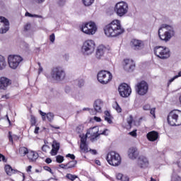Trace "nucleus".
Instances as JSON below:
<instances>
[{"instance_id":"obj_13","label":"nucleus","mask_w":181,"mask_h":181,"mask_svg":"<svg viewBox=\"0 0 181 181\" xmlns=\"http://www.w3.org/2000/svg\"><path fill=\"white\" fill-rule=\"evenodd\" d=\"M148 83L145 81H142L137 83L136 91L139 94V95H145L146 93H148Z\"/></svg>"},{"instance_id":"obj_24","label":"nucleus","mask_w":181,"mask_h":181,"mask_svg":"<svg viewBox=\"0 0 181 181\" xmlns=\"http://www.w3.org/2000/svg\"><path fill=\"white\" fill-rule=\"evenodd\" d=\"M160 28H162L163 30L168 32V33H173V36H175V30L173 29V27L167 24H163Z\"/></svg>"},{"instance_id":"obj_33","label":"nucleus","mask_w":181,"mask_h":181,"mask_svg":"<svg viewBox=\"0 0 181 181\" xmlns=\"http://www.w3.org/2000/svg\"><path fill=\"white\" fill-rule=\"evenodd\" d=\"M46 117H47L48 121L49 122H52V121H53V119H54V114H53L52 112H48V113H47Z\"/></svg>"},{"instance_id":"obj_7","label":"nucleus","mask_w":181,"mask_h":181,"mask_svg":"<svg viewBox=\"0 0 181 181\" xmlns=\"http://www.w3.org/2000/svg\"><path fill=\"white\" fill-rule=\"evenodd\" d=\"M81 30L86 35H95L97 32V25L93 21L84 23L81 25Z\"/></svg>"},{"instance_id":"obj_35","label":"nucleus","mask_w":181,"mask_h":181,"mask_svg":"<svg viewBox=\"0 0 181 181\" xmlns=\"http://www.w3.org/2000/svg\"><path fill=\"white\" fill-rule=\"evenodd\" d=\"M52 148L57 149V151H59V149H60V143H58L57 141H54L52 144Z\"/></svg>"},{"instance_id":"obj_11","label":"nucleus","mask_w":181,"mask_h":181,"mask_svg":"<svg viewBox=\"0 0 181 181\" xmlns=\"http://www.w3.org/2000/svg\"><path fill=\"white\" fill-rule=\"evenodd\" d=\"M8 64L11 69L15 70V69H18L21 62L23 61V58L19 55H9L8 58Z\"/></svg>"},{"instance_id":"obj_44","label":"nucleus","mask_w":181,"mask_h":181,"mask_svg":"<svg viewBox=\"0 0 181 181\" xmlns=\"http://www.w3.org/2000/svg\"><path fill=\"white\" fill-rule=\"evenodd\" d=\"M57 152H59V150L52 148L51 155H52V156H55V155H57Z\"/></svg>"},{"instance_id":"obj_10","label":"nucleus","mask_w":181,"mask_h":181,"mask_svg":"<svg viewBox=\"0 0 181 181\" xmlns=\"http://www.w3.org/2000/svg\"><path fill=\"white\" fill-rule=\"evenodd\" d=\"M93 129L94 128L90 129L88 132H87L86 136H81V135H80L81 144H87V136H88V135H90L91 142H95V141L100 138V133H98V131L94 132Z\"/></svg>"},{"instance_id":"obj_31","label":"nucleus","mask_w":181,"mask_h":181,"mask_svg":"<svg viewBox=\"0 0 181 181\" xmlns=\"http://www.w3.org/2000/svg\"><path fill=\"white\" fill-rule=\"evenodd\" d=\"M80 148L81 149V151H83V152H88V145H87V143L81 144Z\"/></svg>"},{"instance_id":"obj_20","label":"nucleus","mask_w":181,"mask_h":181,"mask_svg":"<svg viewBox=\"0 0 181 181\" xmlns=\"http://www.w3.org/2000/svg\"><path fill=\"white\" fill-rule=\"evenodd\" d=\"M131 43L132 47L134 50H141V49L144 48V42L139 40H132Z\"/></svg>"},{"instance_id":"obj_22","label":"nucleus","mask_w":181,"mask_h":181,"mask_svg":"<svg viewBox=\"0 0 181 181\" xmlns=\"http://www.w3.org/2000/svg\"><path fill=\"white\" fill-rule=\"evenodd\" d=\"M138 165L139 168L145 169V168H148L149 165V161L148 160V158H146V157L140 156L138 159Z\"/></svg>"},{"instance_id":"obj_36","label":"nucleus","mask_w":181,"mask_h":181,"mask_svg":"<svg viewBox=\"0 0 181 181\" xmlns=\"http://www.w3.org/2000/svg\"><path fill=\"white\" fill-rule=\"evenodd\" d=\"M56 160H57V163H62V162L64 161V157L62 156H60V155L57 156Z\"/></svg>"},{"instance_id":"obj_56","label":"nucleus","mask_w":181,"mask_h":181,"mask_svg":"<svg viewBox=\"0 0 181 181\" xmlns=\"http://www.w3.org/2000/svg\"><path fill=\"white\" fill-rule=\"evenodd\" d=\"M122 181H129V177L127 175H123L122 178Z\"/></svg>"},{"instance_id":"obj_42","label":"nucleus","mask_w":181,"mask_h":181,"mask_svg":"<svg viewBox=\"0 0 181 181\" xmlns=\"http://www.w3.org/2000/svg\"><path fill=\"white\" fill-rule=\"evenodd\" d=\"M143 110L144 111H149V110H151V105L149 104H146L143 106Z\"/></svg>"},{"instance_id":"obj_26","label":"nucleus","mask_w":181,"mask_h":181,"mask_svg":"<svg viewBox=\"0 0 181 181\" xmlns=\"http://www.w3.org/2000/svg\"><path fill=\"white\" fill-rule=\"evenodd\" d=\"M6 67V60L4 56L0 55V70H4Z\"/></svg>"},{"instance_id":"obj_16","label":"nucleus","mask_w":181,"mask_h":181,"mask_svg":"<svg viewBox=\"0 0 181 181\" xmlns=\"http://www.w3.org/2000/svg\"><path fill=\"white\" fill-rule=\"evenodd\" d=\"M102 107H103V102L101 101V100H100V99L96 100L93 103L94 109H91L90 111V113L92 115H95V114H97V112H101Z\"/></svg>"},{"instance_id":"obj_39","label":"nucleus","mask_w":181,"mask_h":181,"mask_svg":"<svg viewBox=\"0 0 181 181\" xmlns=\"http://www.w3.org/2000/svg\"><path fill=\"white\" fill-rule=\"evenodd\" d=\"M30 122H31V126L33 127L36 125V117L33 115L30 116Z\"/></svg>"},{"instance_id":"obj_54","label":"nucleus","mask_w":181,"mask_h":181,"mask_svg":"<svg viewBox=\"0 0 181 181\" xmlns=\"http://www.w3.org/2000/svg\"><path fill=\"white\" fill-rule=\"evenodd\" d=\"M54 39H55V37H54V34L53 33L49 36V40L50 42H52V43H53L54 42Z\"/></svg>"},{"instance_id":"obj_2","label":"nucleus","mask_w":181,"mask_h":181,"mask_svg":"<svg viewBox=\"0 0 181 181\" xmlns=\"http://www.w3.org/2000/svg\"><path fill=\"white\" fill-rule=\"evenodd\" d=\"M167 121L171 127H179L181 125V111L175 110L170 112Z\"/></svg>"},{"instance_id":"obj_1","label":"nucleus","mask_w":181,"mask_h":181,"mask_svg":"<svg viewBox=\"0 0 181 181\" xmlns=\"http://www.w3.org/2000/svg\"><path fill=\"white\" fill-rule=\"evenodd\" d=\"M104 32L107 37H115L119 36V35H122L125 30L121 26V21H119V20H114L110 23L105 25Z\"/></svg>"},{"instance_id":"obj_40","label":"nucleus","mask_w":181,"mask_h":181,"mask_svg":"<svg viewBox=\"0 0 181 181\" xmlns=\"http://www.w3.org/2000/svg\"><path fill=\"white\" fill-rule=\"evenodd\" d=\"M25 16H29L30 18H42V16H38V15H33L29 12L25 13Z\"/></svg>"},{"instance_id":"obj_32","label":"nucleus","mask_w":181,"mask_h":181,"mask_svg":"<svg viewBox=\"0 0 181 181\" xmlns=\"http://www.w3.org/2000/svg\"><path fill=\"white\" fill-rule=\"evenodd\" d=\"M82 2L85 6H90L94 4V0H82Z\"/></svg>"},{"instance_id":"obj_52","label":"nucleus","mask_w":181,"mask_h":181,"mask_svg":"<svg viewBox=\"0 0 181 181\" xmlns=\"http://www.w3.org/2000/svg\"><path fill=\"white\" fill-rule=\"evenodd\" d=\"M105 121H107L108 124H112V120L111 119V117H105Z\"/></svg>"},{"instance_id":"obj_28","label":"nucleus","mask_w":181,"mask_h":181,"mask_svg":"<svg viewBox=\"0 0 181 181\" xmlns=\"http://www.w3.org/2000/svg\"><path fill=\"white\" fill-rule=\"evenodd\" d=\"M18 152L21 155L25 156V155H28V153H29V150H28V148L26 147H21Z\"/></svg>"},{"instance_id":"obj_53","label":"nucleus","mask_w":181,"mask_h":181,"mask_svg":"<svg viewBox=\"0 0 181 181\" xmlns=\"http://www.w3.org/2000/svg\"><path fill=\"white\" fill-rule=\"evenodd\" d=\"M48 148L49 146L47 145H43L42 147V151H43V152H47Z\"/></svg>"},{"instance_id":"obj_49","label":"nucleus","mask_w":181,"mask_h":181,"mask_svg":"<svg viewBox=\"0 0 181 181\" xmlns=\"http://www.w3.org/2000/svg\"><path fill=\"white\" fill-rule=\"evenodd\" d=\"M8 139L10 142H13V138L12 137L11 132H8Z\"/></svg>"},{"instance_id":"obj_14","label":"nucleus","mask_w":181,"mask_h":181,"mask_svg":"<svg viewBox=\"0 0 181 181\" xmlns=\"http://www.w3.org/2000/svg\"><path fill=\"white\" fill-rule=\"evenodd\" d=\"M158 37H160V40H163V42H169V40L173 37V33L166 32L160 27L158 29Z\"/></svg>"},{"instance_id":"obj_18","label":"nucleus","mask_w":181,"mask_h":181,"mask_svg":"<svg viewBox=\"0 0 181 181\" xmlns=\"http://www.w3.org/2000/svg\"><path fill=\"white\" fill-rule=\"evenodd\" d=\"M12 84V81L6 77L0 78V90H6Z\"/></svg>"},{"instance_id":"obj_57","label":"nucleus","mask_w":181,"mask_h":181,"mask_svg":"<svg viewBox=\"0 0 181 181\" xmlns=\"http://www.w3.org/2000/svg\"><path fill=\"white\" fill-rule=\"evenodd\" d=\"M129 135H131L132 136L135 137V136H136V130H134V131L129 132Z\"/></svg>"},{"instance_id":"obj_3","label":"nucleus","mask_w":181,"mask_h":181,"mask_svg":"<svg viewBox=\"0 0 181 181\" xmlns=\"http://www.w3.org/2000/svg\"><path fill=\"white\" fill-rule=\"evenodd\" d=\"M154 54L161 60H166L170 57V49L166 47L157 46L154 48Z\"/></svg>"},{"instance_id":"obj_38","label":"nucleus","mask_w":181,"mask_h":181,"mask_svg":"<svg viewBox=\"0 0 181 181\" xmlns=\"http://www.w3.org/2000/svg\"><path fill=\"white\" fill-rule=\"evenodd\" d=\"M83 129H84V127H83L82 125H79L76 127V132H77V134H81Z\"/></svg>"},{"instance_id":"obj_5","label":"nucleus","mask_w":181,"mask_h":181,"mask_svg":"<svg viewBox=\"0 0 181 181\" xmlns=\"http://www.w3.org/2000/svg\"><path fill=\"white\" fill-rule=\"evenodd\" d=\"M95 49V42L93 40H88L85 41L81 47V52L83 54L88 56L93 54Z\"/></svg>"},{"instance_id":"obj_43","label":"nucleus","mask_w":181,"mask_h":181,"mask_svg":"<svg viewBox=\"0 0 181 181\" xmlns=\"http://www.w3.org/2000/svg\"><path fill=\"white\" fill-rule=\"evenodd\" d=\"M0 162H4L5 163H6L7 162V160H6V158H5V156L1 153H0Z\"/></svg>"},{"instance_id":"obj_50","label":"nucleus","mask_w":181,"mask_h":181,"mask_svg":"<svg viewBox=\"0 0 181 181\" xmlns=\"http://www.w3.org/2000/svg\"><path fill=\"white\" fill-rule=\"evenodd\" d=\"M124 175L119 173L117 175L116 177L117 180H122V177H123Z\"/></svg>"},{"instance_id":"obj_9","label":"nucleus","mask_w":181,"mask_h":181,"mask_svg":"<svg viewBox=\"0 0 181 181\" xmlns=\"http://www.w3.org/2000/svg\"><path fill=\"white\" fill-rule=\"evenodd\" d=\"M97 77L100 84H108V82L112 80V74L108 71L103 70L98 73Z\"/></svg>"},{"instance_id":"obj_51","label":"nucleus","mask_w":181,"mask_h":181,"mask_svg":"<svg viewBox=\"0 0 181 181\" xmlns=\"http://www.w3.org/2000/svg\"><path fill=\"white\" fill-rule=\"evenodd\" d=\"M44 169H45V170H47V172H50V173H52V175H53V172L52 171V168H50V167L44 166Z\"/></svg>"},{"instance_id":"obj_6","label":"nucleus","mask_w":181,"mask_h":181,"mask_svg":"<svg viewBox=\"0 0 181 181\" xmlns=\"http://www.w3.org/2000/svg\"><path fill=\"white\" fill-rule=\"evenodd\" d=\"M107 161L112 166H119L121 165V156L115 151H110L107 153Z\"/></svg>"},{"instance_id":"obj_34","label":"nucleus","mask_w":181,"mask_h":181,"mask_svg":"<svg viewBox=\"0 0 181 181\" xmlns=\"http://www.w3.org/2000/svg\"><path fill=\"white\" fill-rule=\"evenodd\" d=\"M66 177L67 179H69V180H71V181H74L76 180V179H77V177H78L77 175H72V174H67L66 175Z\"/></svg>"},{"instance_id":"obj_62","label":"nucleus","mask_w":181,"mask_h":181,"mask_svg":"<svg viewBox=\"0 0 181 181\" xmlns=\"http://www.w3.org/2000/svg\"><path fill=\"white\" fill-rule=\"evenodd\" d=\"M107 131H108L107 129H105L102 133L99 134L100 135H105L106 136L108 135V134H107Z\"/></svg>"},{"instance_id":"obj_47","label":"nucleus","mask_w":181,"mask_h":181,"mask_svg":"<svg viewBox=\"0 0 181 181\" xmlns=\"http://www.w3.org/2000/svg\"><path fill=\"white\" fill-rule=\"evenodd\" d=\"M65 4H66V1L59 0L58 5H59V6H64Z\"/></svg>"},{"instance_id":"obj_64","label":"nucleus","mask_w":181,"mask_h":181,"mask_svg":"<svg viewBox=\"0 0 181 181\" xmlns=\"http://www.w3.org/2000/svg\"><path fill=\"white\" fill-rule=\"evenodd\" d=\"M46 163H52V158H47L45 160Z\"/></svg>"},{"instance_id":"obj_8","label":"nucleus","mask_w":181,"mask_h":181,"mask_svg":"<svg viewBox=\"0 0 181 181\" xmlns=\"http://www.w3.org/2000/svg\"><path fill=\"white\" fill-rule=\"evenodd\" d=\"M128 4L125 1H119L115 4V12L117 16H125L128 13Z\"/></svg>"},{"instance_id":"obj_15","label":"nucleus","mask_w":181,"mask_h":181,"mask_svg":"<svg viewBox=\"0 0 181 181\" xmlns=\"http://www.w3.org/2000/svg\"><path fill=\"white\" fill-rule=\"evenodd\" d=\"M9 30V21L5 17H0V33H6Z\"/></svg>"},{"instance_id":"obj_29","label":"nucleus","mask_w":181,"mask_h":181,"mask_svg":"<svg viewBox=\"0 0 181 181\" xmlns=\"http://www.w3.org/2000/svg\"><path fill=\"white\" fill-rule=\"evenodd\" d=\"M76 165H77V160H73L66 163V166L68 169H71L73 168H76Z\"/></svg>"},{"instance_id":"obj_19","label":"nucleus","mask_w":181,"mask_h":181,"mask_svg":"<svg viewBox=\"0 0 181 181\" xmlns=\"http://www.w3.org/2000/svg\"><path fill=\"white\" fill-rule=\"evenodd\" d=\"M106 52H107V47H105L104 45H100L99 47H98V49L96 50V54H95L96 59H98V60H100V59H103Z\"/></svg>"},{"instance_id":"obj_63","label":"nucleus","mask_w":181,"mask_h":181,"mask_svg":"<svg viewBox=\"0 0 181 181\" xmlns=\"http://www.w3.org/2000/svg\"><path fill=\"white\" fill-rule=\"evenodd\" d=\"M94 119H95V121H96V122H101V118L100 117H94Z\"/></svg>"},{"instance_id":"obj_21","label":"nucleus","mask_w":181,"mask_h":181,"mask_svg":"<svg viewBox=\"0 0 181 181\" xmlns=\"http://www.w3.org/2000/svg\"><path fill=\"white\" fill-rule=\"evenodd\" d=\"M139 155V152L138 151V148L136 147H132L128 150V156L130 159H136L138 156Z\"/></svg>"},{"instance_id":"obj_61","label":"nucleus","mask_w":181,"mask_h":181,"mask_svg":"<svg viewBox=\"0 0 181 181\" xmlns=\"http://www.w3.org/2000/svg\"><path fill=\"white\" fill-rule=\"evenodd\" d=\"M89 151L90 153H92V155H97V150L90 149Z\"/></svg>"},{"instance_id":"obj_48","label":"nucleus","mask_w":181,"mask_h":181,"mask_svg":"<svg viewBox=\"0 0 181 181\" xmlns=\"http://www.w3.org/2000/svg\"><path fill=\"white\" fill-rule=\"evenodd\" d=\"M78 87H83L84 86V80L81 79L78 81Z\"/></svg>"},{"instance_id":"obj_46","label":"nucleus","mask_w":181,"mask_h":181,"mask_svg":"<svg viewBox=\"0 0 181 181\" xmlns=\"http://www.w3.org/2000/svg\"><path fill=\"white\" fill-rule=\"evenodd\" d=\"M66 158H70L71 159H72V160H74V159H76V156H74V154L68 153L66 156Z\"/></svg>"},{"instance_id":"obj_17","label":"nucleus","mask_w":181,"mask_h":181,"mask_svg":"<svg viewBox=\"0 0 181 181\" xmlns=\"http://www.w3.org/2000/svg\"><path fill=\"white\" fill-rule=\"evenodd\" d=\"M124 69L131 73L135 70V62L132 59H124Z\"/></svg>"},{"instance_id":"obj_27","label":"nucleus","mask_w":181,"mask_h":181,"mask_svg":"<svg viewBox=\"0 0 181 181\" xmlns=\"http://www.w3.org/2000/svg\"><path fill=\"white\" fill-rule=\"evenodd\" d=\"M5 171L8 176H12V175L15 173V170H13L9 165L5 166Z\"/></svg>"},{"instance_id":"obj_41","label":"nucleus","mask_w":181,"mask_h":181,"mask_svg":"<svg viewBox=\"0 0 181 181\" xmlns=\"http://www.w3.org/2000/svg\"><path fill=\"white\" fill-rule=\"evenodd\" d=\"M132 121H134V117L132 115H130L129 118H127V124L131 127L132 125Z\"/></svg>"},{"instance_id":"obj_45","label":"nucleus","mask_w":181,"mask_h":181,"mask_svg":"<svg viewBox=\"0 0 181 181\" xmlns=\"http://www.w3.org/2000/svg\"><path fill=\"white\" fill-rule=\"evenodd\" d=\"M116 107L115 110L116 111H117V112H122V109L121 108V107H119V105H118L117 103H116Z\"/></svg>"},{"instance_id":"obj_30","label":"nucleus","mask_w":181,"mask_h":181,"mask_svg":"<svg viewBox=\"0 0 181 181\" xmlns=\"http://www.w3.org/2000/svg\"><path fill=\"white\" fill-rule=\"evenodd\" d=\"M171 181H181L180 175L176 174V173H173L171 177Z\"/></svg>"},{"instance_id":"obj_23","label":"nucleus","mask_w":181,"mask_h":181,"mask_svg":"<svg viewBox=\"0 0 181 181\" xmlns=\"http://www.w3.org/2000/svg\"><path fill=\"white\" fill-rule=\"evenodd\" d=\"M147 139L151 142H155L159 138V133L158 132L152 131L147 134Z\"/></svg>"},{"instance_id":"obj_37","label":"nucleus","mask_w":181,"mask_h":181,"mask_svg":"<svg viewBox=\"0 0 181 181\" xmlns=\"http://www.w3.org/2000/svg\"><path fill=\"white\" fill-rule=\"evenodd\" d=\"M178 77H181V71L178 73V75L175 76L173 78L169 80L168 81V86L170 84V83H173V81H175L176 78H178Z\"/></svg>"},{"instance_id":"obj_59","label":"nucleus","mask_w":181,"mask_h":181,"mask_svg":"<svg viewBox=\"0 0 181 181\" xmlns=\"http://www.w3.org/2000/svg\"><path fill=\"white\" fill-rule=\"evenodd\" d=\"M59 167H61L62 169H65V170L69 169V168H67V164H66V165L65 164H60Z\"/></svg>"},{"instance_id":"obj_25","label":"nucleus","mask_w":181,"mask_h":181,"mask_svg":"<svg viewBox=\"0 0 181 181\" xmlns=\"http://www.w3.org/2000/svg\"><path fill=\"white\" fill-rule=\"evenodd\" d=\"M28 158L31 162H35L39 158V154L35 151H30L28 152Z\"/></svg>"},{"instance_id":"obj_4","label":"nucleus","mask_w":181,"mask_h":181,"mask_svg":"<svg viewBox=\"0 0 181 181\" xmlns=\"http://www.w3.org/2000/svg\"><path fill=\"white\" fill-rule=\"evenodd\" d=\"M51 77L55 81H63L66 78V71L60 66L54 67L51 71Z\"/></svg>"},{"instance_id":"obj_55","label":"nucleus","mask_w":181,"mask_h":181,"mask_svg":"<svg viewBox=\"0 0 181 181\" xmlns=\"http://www.w3.org/2000/svg\"><path fill=\"white\" fill-rule=\"evenodd\" d=\"M30 29V23H27L26 25L24 27V30L27 32V30H29Z\"/></svg>"},{"instance_id":"obj_12","label":"nucleus","mask_w":181,"mask_h":181,"mask_svg":"<svg viewBox=\"0 0 181 181\" xmlns=\"http://www.w3.org/2000/svg\"><path fill=\"white\" fill-rule=\"evenodd\" d=\"M118 91L121 97H123L124 98L129 97V95H131V93H132L131 86H129L127 83L121 84L118 88Z\"/></svg>"},{"instance_id":"obj_60","label":"nucleus","mask_w":181,"mask_h":181,"mask_svg":"<svg viewBox=\"0 0 181 181\" xmlns=\"http://www.w3.org/2000/svg\"><path fill=\"white\" fill-rule=\"evenodd\" d=\"M105 117H111V114L108 110L105 111Z\"/></svg>"},{"instance_id":"obj_58","label":"nucleus","mask_w":181,"mask_h":181,"mask_svg":"<svg viewBox=\"0 0 181 181\" xmlns=\"http://www.w3.org/2000/svg\"><path fill=\"white\" fill-rule=\"evenodd\" d=\"M155 110H156L155 107L150 109V114H151V115H153V117H154V118H155Z\"/></svg>"}]
</instances>
